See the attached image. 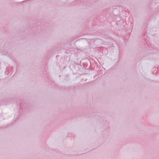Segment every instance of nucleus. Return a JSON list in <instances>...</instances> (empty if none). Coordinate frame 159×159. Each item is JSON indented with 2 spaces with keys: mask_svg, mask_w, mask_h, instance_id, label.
<instances>
[{
  "mask_svg": "<svg viewBox=\"0 0 159 159\" xmlns=\"http://www.w3.org/2000/svg\"><path fill=\"white\" fill-rule=\"evenodd\" d=\"M79 39L78 40H80V39Z\"/></svg>",
  "mask_w": 159,
  "mask_h": 159,
  "instance_id": "f257e3e1",
  "label": "nucleus"
}]
</instances>
